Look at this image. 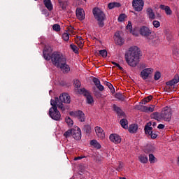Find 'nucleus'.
<instances>
[{
    "mask_svg": "<svg viewBox=\"0 0 179 179\" xmlns=\"http://www.w3.org/2000/svg\"><path fill=\"white\" fill-rule=\"evenodd\" d=\"M52 50L51 48H45L43 50V57L46 61L51 59L52 63L56 68H60L61 71L68 73L71 71L69 65L66 64V58L59 52H54L52 55Z\"/></svg>",
    "mask_w": 179,
    "mask_h": 179,
    "instance_id": "f257e3e1",
    "label": "nucleus"
},
{
    "mask_svg": "<svg viewBox=\"0 0 179 179\" xmlns=\"http://www.w3.org/2000/svg\"><path fill=\"white\" fill-rule=\"evenodd\" d=\"M124 58L129 66L136 68L141 61V50L136 46H131L124 55Z\"/></svg>",
    "mask_w": 179,
    "mask_h": 179,
    "instance_id": "f03ea898",
    "label": "nucleus"
},
{
    "mask_svg": "<svg viewBox=\"0 0 179 179\" xmlns=\"http://www.w3.org/2000/svg\"><path fill=\"white\" fill-rule=\"evenodd\" d=\"M50 104L52 106V107L49 109V115L50 118L55 121H59L61 120V113H59V110H58V108H60L62 111H65L64 104L59 102L58 97H55V100L51 99Z\"/></svg>",
    "mask_w": 179,
    "mask_h": 179,
    "instance_id": "7ed1b4c3",
    "label": "nucleus"
},
{
    "mask_svg": "<svg viewBox=\"0 0 179 179\" xmlns=\"http://www.w3.org/2000/svg\"><path fill=\"white\" fill-rule=\"evenodd\" d=\"M94 17L97 20L99 27H104V20H106V14L99 7H95L92 10Z\"/></svg>",
    "mask_w": 179,
    "mask_h": 179,
    "instance_id": "20e7f679",
    "label": "nucleus"
},
{
    "mask_svg": "<svg viewBox=\"0 0 179 179\" xmlns=\"http://www.w3.org/2000/svg\"><path fill=\"white\" fill-rule=\"evenodd\" d=\"M139 34L147 40H153L156 37L155 32L147 26H142L139 29Z\"/></svg>",
    "mask_w": 179,
    "mask_h": 179,
    "instance_id": "39448f33",
    "label": "nucleus"
},
{
    "mask_svg": "<svg viewBox=\"0 0 179 179\" xmlns=\"http://www.w3.org/2000/svg\"><path fill=\"white\" fill-rule=\"evenodd\" d=\"M78 92L80 94H83V96L86 97L87 104H93V103H94V99H93V96H92V94H90V92L86 90V89H80Z\"/></svg>",
    "mask_w": 179,
    "mask_h": 179,
    "instance_id": "423d86ee",
    "label": "nucleus"
},
{
    "mask_svg": "<svg viewBox=\"0 0 179 179\" xmlns=\"http://www.w3.org/2000/svg\"><path fill=\"white\" fill-rule=\"evenodd\" d=\"M145 2L143 0H133L132 6L136 12H142Z\"/></svg>",
    "mask_w": 179,
    "mask_h": 179,
    "instance_id": "0eeeda50",
    "label": "nucleus"
},
{
    "mask_svg": "<svg viewBox=\"0 0 179 179\" xmlns=\"http://www.w3.org/2000/svg\"><path fill=\"white\" fill-rule=\"evenodd\" d=\"M161 117L164 121H170L171 120V108L167 106L164 108L161 113Z\"/></svg>",
    "mask_w": 179,
    "mask_h": 179,
    "instance_id": "6e6552de",
    "label": "nucleus"
},
{
    "mask_svg": "<svg viewBox=\"0 0 179 179\" xmlns=\"http://www.w3.org/2000/svg\"><path fill=\"white\" fill-rule=\"evenodd\" d=\"M70 115L74 117V118H78L80 122H85L86 121V117L82 110L71 111L70 112Z\"/></svg>",
    "mask_w": 179,
    "mask_h": 179,
    "instance_id": "1a4fd4ad",
    "label": "nucleus"
},
{
    "mask_svg": "<svg viewBox=\"0 0 179 179\" xmlns=\"http://www.w3.org/2000/svg\"><path fill=\"white\" fill-rule=\"evenodd\" d=\"M72 136L76 141H80L82 139V131L80 128L76 127L72 129Z\"/></svg>",
    "mask_w": 179,
    "mask_h": 179,
    "instance_id": "9d476101",
    "label": "nucleus"
},
{
    "mask_svg": "<svg viewBox=\"0 0 179 179\" xmlns=\"http://www.w3.org/2000/svg\"><path fill=\"white\" fill-rule=\"evenodd\" d=\"M152 73H153V69L147 68V69H143L141 72L140 76H141V78H142V79L143 80H146V79H148V78H149V76L152 75Z\"/></svg>",
    "mask_w": 179,
    "mask_h": 179,
    "instance_id": "9b49d317",
    "label": "nucleus"
},
{
    "mask_svg": "<svg viewBox=\"0 0 179 179\" xmlns=\"http://www.w3.org/2000/svg\"><path fill=\"white\" fill-rule=\"evenodd\" d=\"M58 99L59 103H61V104H62V103H65L66 104H69V103H71V96L66 93L60 94Z\"/></svg>",
    "mask_w": 179,
    "mask_h": 179,
    "instance_id": "f8f14e48",
    "label": "nucleus"
},
{
    "mask_svg": "<svg viewBox=\"0 0 179 179\" xmlns=\"http://www.w3.org/2000/svg\"><path fill=\"white\" fill-rule=\"evenodd\" d=\"M76 15L77 16V19L78 20H85V17H86V15L85 14V10L82 8H78L76 10Z\"/></svg>",
    "mask_w": 179,
    "mask_h": 179,
    "instance_id": "ddd939ff",
    "label": "nucleus"
},
{
    "mask_svg": "<svg viewBox=\"0 0 179 179\" xmlns=\"http://www.w3.org/2000/svg\"><path fill=\"white\" fill-rule=\"evenodd\" d=\"M144 129L146 135H150L152 139H156L157 138V134L156 133H153L152 127L145 126Z\"/></svg>",
    "mask_w": 179,
    "mask_h": 179,
    "instance_id": "4468645a",
    "label": "nucleus"
},
{
    "mask_svg": "<svg viewBox=\"0 0 179 179\" xmlns=\"http://www.w3.org/2000/svg\"><path fill=\"white\" fill-rule=\"evenodd\" d=\"M109 139L111 142L115 144L121 143V136L117 134H113L110 135Z\"/></svg>",
    "mask_w": 179,
    "mask_h": 179,
    "instance_id": "2eb2a0df",
    "label": "nucleus"
},
{
    "mask_svg": "<svg viewBox=\"0 0 179 179\" xmlns=\"http://www.w3.org/2000/svg\"><path fill=\"white\" fill-rule=\"evenodd\" d=\"M95 132L99 139H104L106 138V133H104V130L101 127H96Z\"/></svg>",
    "mask_w": 179,
    "mask_h": 179,
    "instance_id": "dca6fc26",
    "label": "nucleus"
},
{
    "mask_svg": "<svg viewBox=\"0 0 179 179\" xmlns=\"http://www.w3.org/2000/svg\"><path fill=\"white\" fill-rule=\"evenodd\" d=\"M179 82V76L178 74L175 75L173 79L170 81L166 83L167 86H174V85H177Z\"/></svg>",
    "mask_w": 179,
    "mask_h": 179,
    "instance_id": "f3484780",
    "label": "nucleus"
},
{
    "mask_svg": "<svg viewBox=\"0 0 179 179\" xmlns=\"http://www.w3.org/2000/svg\"><path fill=\"white\" fill-rule=\"evenodd\" d=\"M126 30L127 31V32L133 34V36H138V33L135 31V30L132 29V22H131V21L128 22V24L127 26H126Z\"/></svg>",
    "mask_w": 179,
    "mask_h": 179,
    "instance_id": "a211bd4d",
    "label": "nucleus"
},
{
    "mask_svg": "<svg viewBox=\"0 0 179 179\" xmlns=\"http://www.w3.org/2000/svg\"><path fill=\"white\" fill-rule=\"evenodd\" d=\"M160 9L165 11L166 15H173V11L171 10V8L169 6H164L163 4H161L159 6Z\"/></svg>",
    "mask_w": 179,
    "mask_h": 179,
    "instance_id": "6ab92c4d",
    "label": "nucleus"
},
{
    "mask_svg": "<svg viewBox=\"0 0 179 179\" xmlns=\"http://www.w3.org/2000/svg\"><path fill=\"white\" fill-rule=\"evenodd\" d=\"M146 13L149 19H151V20H155V19H156V14H155V12H153V9H152V8H147Z\"/></svg>",
    "mask_w": 179,
    "mask_h": 179,
    "instance_id": "aec40b11",
    "label": "nucleus"
},
{
    "mask_svg": "<svg viewBox=\"0 0 179 179\" xmlns=\"http://www.w3.org/2000/svg\"><path fill=\"white\" fill-rule=\"evenodd\" d=\"M150 118H152V120H156L157 121L160 122V121L162 120V113H159L158 112H154L150 115Z\"/></svg>",
    "mask_w": 179,
    "mask_h": 179,
    "instance_id": "412c9836",
    "label": "nucleus"
},
{
    "mask_svg": "<svg viewBox=\"0 0 179 179\" xmlns=\"http://www.w3.org/2000/svg\"><path fill=\"white\" fill-rule=\"evenodd\" d=\"M115 41L117 45H122L125 41L121 37V36H120V34H116L115 36Z\"/></svg>",
    "mask_w": 179,
    "mask_h": 179,
    "instance_id": "4be33fe9",
    "label": "nucleus"
},
{
    "mask_svg": "<svg viewBox=\"0 0 179 179\" xmlns=\"http://www.w3.org/2000/svg\"><path fill=\"white\" fill-rule=\"evenodd\" d=\"M155 145L148 144L146 147L144 148V152L147 154L152 153L155 152Z\"/></svg>",
    "mask_w": 179,
    "mask_h": 179,
    "instance_id": "5701e85b",
    "label": "nucleus"
},
{
    "mask_svg": "<svg viewBox=\"0 0 179 179\" xmlns=\"http://www.w3.org/2000/svg\"><path fill=\"white\" fill-rule=\"evenodd\" d=\"M43 3L45 8H47V9L49 11L52 10L53 7H52V3H51V0H43Z\"/></svg>",
    "mask_w": 179,
    "mask_h": 179,
    "instance_id": "b1692460",
    "label": "nucleus"
},
{
    "mask_svg": "<svg viewBox=\"0 0 179 179\" xmlns=\"http://www.w3.org/2000/svg\"><path fill=\"white\" fill-rule=\"evenodd\" d=\"M75 42L80 48H82L83 47V38H82V36H77L75 38Z\"/></svg>",
    "mask_w": 179,
    "mask_h": 179,
    "instance_id": "393cba45",
    "label": "nucleus"
},
{
    "mask_svg": "<svg viewBox=\"0 0 179 179\" xmlns=\"http://www.w3.org/2000/svg\"><path fill=\"white\" fill-rule=\"evenodd\" d=\"M114 110L116 111V113L120 115V117H124L125 113L120 108V107H117V106H113Z\"/></svg>",
    "mask_w": 179,
    "mask_h": 179,
    "instance_id": "a878e982",
    "label": "nucleus"
},
{
    "mask_svg": "<svg viewBox=\"0 0 179 179\" xmlns=\"http://www.w3.org/2000/svg\"><path fill=\"white\" fill-rule=\"evenodd\" d=\"M138 131V125L136 124H131L129 127V132L130 134H135Z\"/></svg>",
    "mask_w": 179,
    "mask_h": 179,
    "instance_id": "bb28decb",
    "label": "nucleus"
},
{
    "mask_svg": "<svg viewBox=\"0 0 179 179\" xmlns=\"http://www.w3.org/2000/svg\"><path fill=\"white\" fill-rule=\"evenodd\" d=\"M120 6L121 4L117 2L109 3L108 5V9H114V8H120Z\"/></svg>",
    "mask_w": 179,
    "mask_h": 179,
    "instance_id": "cd10ccee",
    "label": "nucleus"
},
{
    "mask_svg": "<svg viewBox=\"0 0 179 179\" xmlns=\"http://www.w3.org/2000/svg\"><path fill=\"white\" fill-rule=\"evenodd\" d=\"M138 159L141 162V163H143L144 164H145L146 163H148V162H149L148 157L143 155H141L140 156H138Z\"/></svg>",
    "mask_w": 179,
    "mask_h": 179,
    "instance_id": "c85d7f7f",
    "label": "nucleus"
},
{
    "mask_svg": "<svg viewBox=\"0 0 179 179\" xmlns=\"http://www.w3.org/2000/svg\"><path fill=\"white\" fill-rule=\"evenodd\" d=\"M90 145L92 146H94V148H96V149H101V145H100V143H99V142H97V141L96 140L91 141Z\"/></svg>",
    "mask_w": 179,
    "mask_h": 179,
    "instance_id": "c756f323",
    "label": "nucleus"
},
{
    "mask_svg": "<svg viewBox=\"0 0 179 179\" xmlns=\"http://www.w3.org/2000/svg\"><path fill=\"white\" fill-rule=\"evenodd\" d=\"M120 124L124 129H128V120H127V119H122L120 120Z\"/></svg>",
    "mask_w": 179,
    "mask_h": 179,
    "instance_id": "7c9ffc66",
    "label": "nucleus"
},
{
    "mask_svg": "<svg viewBox=\"0 0 179 179\" xmlns=\"http://www.w3.org/2000/svg\"><path fill=\"white\" fill-rule=\"evenodd\" d=\"M59 3L63 10H65V9H66V6H68V3L66 1H62L61 0H59Z\"/></svg>",
    "mask_w": 179,
    "mask_h": 179,
    "instance_id": "2f4dec72",
    "label": "nucleus"
},
{
    "mask_svg": "<svg viewBox=\"0 0 179 179\" xmlns=\"http://www.w3.org/2000/svg\"><path fill=\"white\" fill-rule=\"evenodd\" d=\"M84 131L86 134H90L92 132V127L89 124L84 126Z\"/></svg>",
    "mask_w": 179,
    "mask_h": 179,
    "instance_id": "473e14b6",
    "label": "nucleus"
},
{
    "mask_svg": "<svg viewBox=\"0 0 179 179\" xmlns=\"http://www.w3.org/2000/svg\"><path fill=\"white\" fill-rule=\"evenodd\" d=\"M149 162L150 163H156L157 162V159L155 158V155L153 154H150L149 155Z\"/></svg>",
    "mask_w": 179,
    "mask_h": 179,
    "instance_id": "72a5a7b5",
    "label": "nucleus"
},
{
    "mask_svg": "<svg viewBox=\"0 0 179 179\" xmlns=\"http://www.w3.org/2000/svg\"><path fill=\"white\" fill-rule=\"evenodd\" d=\"M65 121L69 127H72V125H73V121L72 119H71V117H66Z\"/></svg>",
    "mask_w": 179,
    "mask_h": 179,
    "instance_id": "f704fd0d",
    "label": "nucleus"
},
{
    "mask_svg": "<svg viewBox=\"0 0 179 179\" xmlns=\"http://www.w3.org/2000/svg\"><path fill=\"white\" fill-rule=\"evenodd\" d=\"M70 48H71V50H73V52H75V54H78V52H79L78 51L79 48H78L76 45L71 44Z\"/></svg>",
    "mask_w": 179,
    "mask_h": 179,
    "instance_id": "c9c22d12",
    "label": "nucleus"
},
{
    "mask_svg": "<svg viewBox=\"0 0 179 179\" xmlns=\"http://www.w3.org/2000/svg\"><path fill=\"white\" fill-rule=\"evenodd\" d=\"M62 38L64 41H69V34L65 32L62 34Z\"/></svg>",
    "mask_w": 179,
    "mask_h": 179,
    "instance_id": "e433bc0d",
    "label": "nucleus"
},
{
    "mask_svg": "<svg viewBox=\"0 0 179 179\" xmlns=\"http://www.w3.org/2000/svg\"><path fill=\"white\" fill-rule=\"evenodd\" d=\"M125 19H127V15L125 14H121L118 18L117 20L118 22H124V20H125Z\"/></svg>",
    "mask_w": 179,
    "mask_h": 179,
    "instance_id": "4c0bfd02",
    "label": "nucleus"
},
{
    "mask_svg": "<svg viewBox=\"0 0 179 179\" xmlns=\"http://www.w3.org/2000/svg\"><path fill=\"white\" fill-rule=\"evenodd\" d=\"M52 29H53V30H55V31H60L61 26H59V24H55L52 26Z\"/></svg>",
    "mask_w": 179,
    "mask_h": 179,
    "instance_id": "58836bf2",
    "label": "nucleus"
},
{
    "mask_svg": "<svg viewBox=\"0 0 179 179\" xmlns=\"http://www.w3.org/2000/svg\"><path fill=\"white\" fill-rule=\"evenodd\" d=\"M73 84L75 87H76L77 89H79V87H80V81H79V80H73Z\"/></svg>",
    "mask_w": 179,
    "mask_h": 179,
    "instance_id": "ea45409f",
    "label": "nucleus"
},
{
    "mask_svg": "<svg viewBox=\"0 0 179 179\" xmlns=\"http://www.w3.org/2000/svg\"><path fill=\"white\" fill-rule=\"evenodd\" d=\"M105 85L106 86H108V89H110V90L111 92H113L114 90V87L113 86V84L109 83V82H105Z\"/></svg>",
    "mask_w": 179,
    "mask_h": 179,
    "instance_id": "a19ab883",
    "label": "nucleus"
},
{
    "mask_svg": "<svg viewBox=\"0 0 179 179\" xmlns=\"http://www.w3.org/2000/svg\"><path fill=\"white\" fill-rule=\"evenodd\" d=\"M161 76H162V74L160 73V72H159V71L156 72L154 76L155 80H159V79H160Z\"/></svg>",
    "mask_w": 179,
    "mask_h": 179,
    "instance_id": "79ce46f5",
    "label": "nucleus"
},
{
    "mask_svg": "<svg viewBox=\"0 0 179 179\" xmlns=\"http://www.w3.org/2000/svg\"><path fill=\"white\" fill-rule=\"evenodd\" d=\"M71 135L72 136V129H69L64 134V136H65V138H69Z\"/></svg>",
    "mask_w": 179,
    "mask_h": 179,
    "instance_id": "37998d69",
    "label": "nucleus"
},
{
    "mask_svg": "<svg viewBox=\"0 0 179 179\" xmlns=\"http://www.w3.org/2000/svg\"><path fill=\"white\" fill-rule=\"evenodd\" d=\"M152 25L154 26V27H155V29H159V27L160 26V22L157 20H154L152 22Z\"/></svg>",
    "mask_w": 179,
    "mask_h": 179,
    "instance_id": "c03bdc74",
    "label": "nucleus"
},
{
    "mask_svg": "<svg viewBox=\"0 0 179 179\" xmlns=\"http://www.w3.org/2000/svg\"><path fill=\"white\" fill-rule=\"evenodd\" d=\"M155 111V106L151 105L150 106H147V113H153Z\"/></svg>",
    "mask_w": 179,
    "mask_h": 179,
    "instance_id": "a18cd8bd",
    "label": "nucleus"
},
{
    "mask_svg": "<svg viewBox=\"0 0 179 179\" xmlns=\"http://www.w3.org/2000/svg\"><path fill=\"white\" fill-rule=\"evenodd\" d=\"M67 29H68V31H69V33H70V34H73V36L75 35V29H73V27H69Z\"/></svg>",
    "mask_w": 179,
    "mask_h": 179,
    "instance_id": "49530a36",
    "label": "nucleus"
},
{
    "mask_svg": "<svg viewBox=\"0 0 179 179\" xmlns=\"http://www.w3.org/2000/svg\"><path fill=\"white\" fill-rule=\"evenodd\" d=\"M99 54L100 55H101V57H107V50H100Z\"/></svg>",
    "mask_w": 179,
    "mask_h": 179,
    "instance_id": "de8ad7c7",
    "label": "nucleus"
},
{
    "mask_svg": "<svg viewBox=\"0 0 179 179\" xmlns=\"http://www.w3.org/2000/svg\"><path fill=\"white\" fill-rule=\"evenodd\" d=\"M92 81L96 86L100 85V80H99V78H94Z\"/></svg>",
    "mask_w": 179,
    "mask_h": 179,
    "instance_id": "09e8293b",
    "label": "nucleus"
},
{
    "mask_svg": "<svg viewBox=\"0 0 179 179\" xmlns=\"http://www.w3.org/2000/svg\"><path fill=\"white\" fill-rule=\"evenodd\" d=\"M96 87L99 89V90H100V92H103V90H104V86L100 83L96 86Z\"/></svg>",
    "mask_w": 179,
    "mask_h": 179,
    "instance_id": "8fccbe9b",
    "label": "nucleus"
},
{
    "mask_svg": "<svg viewBox=\"0 0 179 179\" xmlns=\"http://www.w3.org/2000/svg\"><path fill=\"white\" fill-rule=\"evenodd\" d=\"M141 110L144 113H148V106H142Z\"/></svg>",
    "mask_w": 179,
    "mask_h": 179,
    "instance_id": "3c124183",
    "label": "nucleus"
},
{
    "mask_svg": "<svg viewBox=\"0 0 179 179\" xmlns=\"http://www.w3.org/2000/svg\"><path fill=\"white\" fill-rule=\"evenodd\" d=\"M117 171H122V164L120 163L119 166L117 169Z\"/></svg>",
    "mask_w": 179,
    "mask_h": 179,
    "instance_id": "603ef678",
    "label": "nucleus"
},
{
    "mask_svg": "<svg viewBox=\"0 0 179 179\" xmlns=\"http://www.w3.org/2000/svg\"><path fill=\"white\" fill-rule=\"evenodd\" d=\"M115 97H116V99H119L120 100H121V99H122V94H116Z\"/></svg>",
    "mask_w": 179,
    "mask_h": 179,
    "instance_id": "864d4df0",
    "label": "nucleus"
},
{
    "mask_svg": "<svg viewBox=\"0 0 179 179\" xmlns=\"http://www.w3.org/2000/svg\"><path fill=\"white\" fill-rule=\"evenodd\" d=\"M158 129H164V124H159L157 127Z\"/></svg>",
    "mask_w": 179,
    "mask_h": 179,
    "instance_id": "5fc2aeb1",
    "label": "nucleus"
},
{
    "mask_svg": "<svg viewBox=\"0 0 179 179\" xmlns=\"http://www.w3.org/2000/svg\"><path fill=\"white\" fill-rule=\"evenodd\" d=\"M145 100H147V101L149 103V101H150V100H152V99H153V96H152L151 95L148 96V97L145 98Z\"/></svg>",
    "mask_w": 179,
    "mask_h": 179,
    "instance_id": "6e6d98bb",
    "label": "nucleus"
},
{
    "mask_svg": "<svg viewBox=\"0 0 179 179\" xmlns=\"http://www.w3.org/2000/svg\"><path fill=\"white\" fill-rule=\"evenodd\" d=\"M115 66H117L120 71H123L124 69L122 67H121V66H120L118 63L115 64Z\"/></svg>",
    "mask_w": 179,
    "mask_h": 179,
    "instance_id": "4d7b16f0",
    "label": "nucleus"
},
{
    "mask_svg": "<svg viewBox=\"0 0 179 179\" xmlns=\"http://www.w3.org/2000/svg\"><path fill=\"white\" fill-rule=\"evenodd\" d=\"M96 97H97V99L101 97V94L100 92H97L96 94H95Z\"/></svg>",
    "mask_w": 179,
    "mask_h": 179,
    "instance_id": "13d9d810",
    "label": "nucleus"
},
{
    "mask_svg": "<svg viewBox=\"0 0 179 179\" xmlns=\"http://www.w3.org/2000/svg\"><path fill=\"white\" fill-rule=\"evenodd\" d=\"M81 159H83V157H76L74 158V160L76 161V160H81Z\"/></svg>",
    "mask_w": 179,
    "mask_h": 179,
    "instance_id": "bf43d9fd",
    "label": "nucleus"
},
{
    "mask_svg": "<svg viewBox=\"0 0 179 179\" xmlns=\"http://www.w3.org/2000/svg\"><path fill=\"white\" fill-rule=\"evenodd\" d=\"M146 103H148V101L145 99V98L141 101V103H143V104H146Z\"/></svg>",
    "mask_w": 179,
    "mask_h": 179,
    "instance_id": "052dcab7",
    "label": "nucleus"
},
{
    "mask_svg": "<svg viewBox=\"0 0 179 179\" xmlns=\"http://www.w3.org/2000/svg\"><path fill=\"white\" fill-rule=\"evenodd\" d=\"M152 125H153V127L156 126V122H152Z\"/></svg>",
    "mask_w": 179,
    "mask_h": 179,
    "instance_id": "680f3d73",
    "label": "nucleus"
},
{
    "mask_svg": "<svg viewBox=\"0 0 179 179\" xmlns=\"http://www.w3.org/2000/svg\"><path fill=\"white\" fill-rule=\"evenodd\" d=\"M112 64L113 65H115V64H117V63H116L115 62H112Z\"/></svg>",
    "mask_w": 179,
    "mask_h": 179,
    "instance_id": "e2e57ef3",
    "label": "nucleus"
},
{
    "mask_svg": "<svg viewBox=\"0 0 179 179\" xmlns=\"http://www.w3.org/2000/svg\"><path fill=\"white\" fill-rule=\"evenodd\" d=\"M120 179H127V178L124 177H120Z\"/></svg>",
    "mask_w": 179,
    "mask_h": 179,
    "instance_id": "0e129e2a",
    "label": "nucleus"
},
{
    "mask_svg": "<svg viewBox=\"0 0 179 179\" xmlns=\"http://www.w3.org/2000/svg\"><path fill=\"white\" fill-rule=\"evenodd\" d=\"M35 1H37V0H35Z\"/></svg>",
    "mask_w": 179,
    "mask_h": 179,
    "instance_id": "69168bd1",
    "label": "nucleus"
}]
</instances>
